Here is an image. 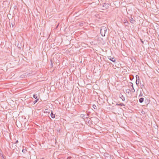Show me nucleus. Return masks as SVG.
<instances>
[{
    "mask_svg": "<svg viewBox=\"0 0 159 159\" xmlns=\"http://www.w3.org/2000/svg\"><path fill=\"white\" fill-rule=\"evenodd\" d=\"M107 32V27L105 26H102L100 29V33L102 36H104Z\"/></svg>",
    "mask_w": 159,
    "mask_h": 159,
    "instance_id": "nucleus-1",
    "label": "nucleus"
},
{
    "mask_svg": "<svg viewBox=\"0 0 159 159\" xmlns=\"http://www.w3.org/2000/svg\"><path fill=\"white\" fill-rule=\"evenodd\" d=\"M130 22L132 24H134L135 22V20L131 17V19H130Z\"/></svg>",
    "mask_w": 159,
    "mask_h": 159,
    "instance_id": "nucleus-2",
    "label": "nucleus"
},
{
    "mask_svg": "<svg viewBox=\"0 0 159 159\" xmlns=\"http://www.w3.org/2000/svg\"><path fill=\"white\" fill-rule=\"evenodd\" d=\"M51 116L52 118H55V116L54 114L53 113L52 111L51 113Z\"/></svg>",
    "mask_w": 159,
    "mask_h": 159,
    "instance_id": "nucleus-3",
    "label": "nucleus"
},
{
    "mask_svg": "<svg viewBox=\"0 0 159 159\" xmlns=\"http://www.w3.org/2000/svg\"><path fill=\"white\" fill-rule=\"evenodd\" d=\"M124 23L125 25L127 26L128 25V23L126 20H124Z\"/></svg>",
    "mask_w": 159,
    "mask_h": 159,
    "instance_id": "nucleus-4",
    "label": "nucleus"
},
{
    "mask_svg": "<svg viewBox=\"0 0 159 159\" xmlns=\"http://www.w3.org/2000/svg\"><path fill=\"white\" fill-rule=\"evenodd\" d=\"M144 101V98H141L139 99V102L141 103L143 102Z\"/></svg>",
    "mask_w": 159,
    "mask_h": 159,
    "instance_id": "nucleus-5",
    "label": "nucleus"
},
{
    "mask_svg": "<svg viewBox=\"0 0 159 159\" xmlns=\"http://www.w3.org/2000/svg\"><path fill=\"white\" fill-rule=\"evenodd\" d=\"M112 62H115L116 61V59L114 58L111 57L109 59Z\"/></svg>",
    "mask_w": 159,
    "mask_h": 159,
    "instance_id": "nucleus-6",
    "label": "nucleus"
},
{
    "mask_svg": "<svg viewBox=\"0 0 159 159\" xmlns=\"http://www.w3.org/2000/svg\"><path fill=\"white\" fill-rule=\"evenodd\" d=\"M116 105H118V106H125V105L123 104V103H116Z\"/></svg>",
    "mask_w": 159,
    "mask_h": 159,
    "instance_id": "nucleus-7",
    "label": "nucleus"
},
{
    "mask_svg": "<svg viewBox=\"0 0 159 159\" xmlns=\"http://www.w3.org/2000/svg\"><path fill=\"white\" fill-rule=\"evenodd\" d=\"M33 97L35 99H37V97H38V96H37V94H34L33 96Z\"/></svg>",
    "mask_w": 159,
    "mask_h": 159,
    "instance_id": "nucleus-8",
    "label": "nucleus"
},
{
    "mask_svg": "<svg viewBox=\"0 0 159 159\" xmlns=\"http://www.w3.org/2000/svg\"><path fill=\"white\" fill-rule=\"evenodd\" d=\"M139 82V79H137V78L136 79V83L137 85Z\"/></svg>",
    "mask_w": 159,
    "mask_h": 159,
    "instance_id": "nucleus-9",
    "label": "nucleus"
},
{
    "mask_svg": "<svg viewBox=\"0 0 159 159\" xmlns=\"http://www.w3.org/2000/svg\"><path fill=\"white\" fill-rule=\"evenodd\" d=\"M39 100V98L37 99L36 100H35L34 101V104H35Z\"/></svg>",
    "mask_w": 159,
    "mask_h": 159,
    "instance_id": "nucleus-10",
    "label": "nucleus"
},
{
    "mask_svg": "<svg viewBox=\"0 0 159 159\" xmlns=\"http://www.w3.org/2000/svg\"><path fill=\"white\" fill-rule=\"evenodd\" d=\"M22 151L23 153H25L27 152V150L26 149H23Z\"/></svg>",
    "mask_w": 159,
    "mask_h": 159,
    "instance_id": "nucleus-11",
    "label": "nucleus"
},
{
    "mask_svg": "<svg viewBox=\"0 0 159 159\" xmlns=\"http://www.w3.org/2000/svg\"><path fill=\"white\" fill-rule=\"evenodd\" d=\"M17 47H18L19 48H21V44H18V45H17Z\"/></svg>",
    "mask_w": 159,
    "mask_h": 159,
    "instance_id": "nucleus-12",
    "label": "nucleus"
},
{
    "mask_svg": "<svg viewBox=\"0 0 159 159\" xmlns=\"http://www.w3.org/2000/svg\"><path fill=\"white\" fill-rule=\"evenodd\" d=\"M131 91L133 92V93H134L135 92V90L134 88V87L132 88V89H131Z\"/></svg>",
    "mask_w": 159,
    "mask_h": 159,
    "instance_id": "nucleus-13",
    "label": "nucleus"
},
{
    "mask_svg": "<svg viewBox=\"0 0 159 159\" xmlns=\"http://www.w3.org/2000/svg\"><path fill=\"white\" fill-rule=\"evenodd\" d=\"M93 107L94 108V109H95L96 108V106L95 105H93Z\"/></svg>",
    "mask_w": 159,
    "mask_h": 159,
    "instance_id": "nucleus-14",
    "label": "nucleus"
},
{
    "mask_svg": "<svg viewBox=\"0 0 159 159\" xmlns=\"http://www.w3.org/2000/svg\"><path fill=\"white\" fill-rule=\"evenodd\" d=\"M48 109H46L45 110V111H44L45 112H46V113H47L48 112Z\"/></svg>",
    "mask_w": 159,
    "mask_h": 159,
    "instance_id": "nucleus-15",
    "label": "nucleus"
},
{
    "mask_svg": "<svg viewBox=\"0 0 159 159\" xmlns=\"http://www.w3.org/2000/svg\"><path fill=\"white\" fill-rule=\"evenodd\" d=\"M136 79H137V78L138 79V78H139V76H138V75H136Z\"/></svg>",
    "mask_w": 159,
    "mask_h": 159,
    "instance_id": "nucleus-16",
    "label": "nucleus"
},
{
    "mask_svg": "<svg viewBox=\"0 0 159 159\" xmlns=\"http://www.w3.org/2000/svg\"><path fill=\"white\" fill-rule=\"evenodd\" d=\"M131 84H132L131 86L132 87V88H133V84L132 83H131Z\"/></svg>",
    "mask_w": 159,
    "mask_h": 159,
    "instance_id": "nucleus-17",
    "label": "nucleus"
},
{
    "mask_svg": "<svg viewBox=\"0 0 159 159\" xmlns=\"http://www.w3.org/2000/svg\"><path fill=\"white\" fill-rule=\"evenodd\" d=\"M18 140H16L15 143H18Z\"/></svg>",
    "mask_w": 159,
    "mask_h": 159,
    "instance_id": "nucleus-18",
    "label": "nucleus"
},
{
    "mask_svg": "<svg viewBox=\"0 0 159 159\" xmlns=\"http://www.w3.org/2000/svg\"><path fill=\"white\" fill-rule=\"evenodd\" d=\"M158 37L159 38V31L158 32Z\"/></svg>",
    "mask_w": 159,
    "mask_h": 159,
    "instance_id": "nucleus-19",
    "label": "nucleus"
},
{
    "mask_svg": "<svg viewBox=\"0 0 159 159\" xmlns=\"http://www.w3.org/2000/svg\"><path fill=\"white\" fill-rule=\"evenodd\" d=\"M158 62L159 63V59L158 61Z\"/></svg>",
    "mask_w": 159,
    "mask_h": 159,
    "instance_id": "nucleus-20",
    "label": "nucleus"
},
{
    "mask_svg": "<svg viewBox=\"0 0 159 159\" xmlns=\"http://www.w3.org/2000/svg\"><path fill=\"white\" fill-rule=\"evenodd\" d=\"M42 159H44V158H42Z\"/></svg>",
    "mask_w": 159,
    "mask_h": 159,
    "instance_id": "nucleus-21",
    "label": "nucleus"
},
{
    "mask_svg": "<svg viewBox=\"0 0 159 159\" xmlns=\"http://www.w3.org/2000/svg\"><path fill=\"white\" fill-rule=\"evenodd\" d=\"M123 97V96L122 95L121 97Z\"/></svg>",
    "mask_w": 159,
    "mask_h": 159,
    "instance_id": "nucleus-22",
    "label": "nucleus"
},
{
    "mask_svg": "<svg viewBox=\"0 0 159 159\" xmlns=\"http://www.w3.org/2000/svg\"><path fill=\"white\" fill-rule=\"evenodd\" d=\"M123 97V96L122 95L121 97Z\"/></svg>",
    "mask_w": 159,
    "mask_h": 159,
    "instance_id": "nucleus-23",
    "label": "nucleus"
}]
</instances>
